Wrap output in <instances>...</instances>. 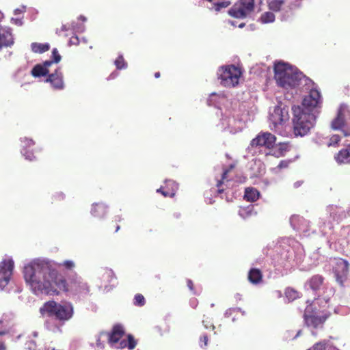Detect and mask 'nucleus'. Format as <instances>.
<instances>
[{"mask_svg": "<svg viewBox=\"0 0 350 350\" xmlns=\"http://www.w3.org/2000/svg\"><path fill=\"white\" fill-rule=\"evenodd\" d=\"M12 21L17 25L21 26L23 25V22L21 19L19 18H12Z\"/></svg>", "mask_w": 350, "mask_h": 350, "instance_id": "nucleus-50", "label": "nucleus"}, {"mask_svg": "<svg viewBox=\"0 0 350 350\" xmlns=\"http://www.w3.org/2000/svg\"><path fill=\"white\" fill-rule=\"evenodd\" d=\"M288 163H289L288 161H285V160L281 161L280 162V163L278 164V167L280 169L286 168L288 167Z\"/></svg>", "mask_w": 350, "mask_h": 350, "instance_id": "nucleus-46", "label": "nucleus"}, {"mask_svg": "<svg viewBox=\"0 0 350 350\" xmlns=\"http://www.w3.org/2000/svg\"><path fill=\"white\" fill-rule=\"evenodd\" d=\"M327 212L329 214V220L327 222L325 221L324 218L321 219L322 224L320 225V229L324 234H327V230H330L334 228V221L338 222L341 219L342 211L340 208L336 206L331 205L327 206Z\"/></svg>", "mask_w": 350, "mask_h": 350, "instance_id": "nucleus-12", "label": "nucleus"}, {"mask_svg": "<svg viewBox=\"0 0 350 350\" xmlns=\"http://www.w3.org/2000/svg\"><path fill=\"white\" fill-rule=\"evenodd\" d=\"M165 187L169 189V191H163V187H161L157 190V192L161 193L165 197H173L178 189V184L172 180H165Z\"/></svg>", "mask_w": 350, "mask_h": 350, "instance_id": "nucleus-21", "label": "nucleus"}, {"mask_svg": "<svg viewBox=\"0 0 350 350\" xmlns=\"http://www.w3.org/2000/svg\"><path fill=\"white\" fill-rule=\"evenodd\" d=\"M340 140V137L338 135H334L332 136V137L329 139V142L328 143V146H336L338 144V142Z\"/></svg>", "mask_w": 350, "mask_h": 350, "instance_id": "nucleus-42", "label": "nucleus"}, {"mask_svg": "<svg viewBox=\"0 0 350 350\" xmlns=\"http://www.w3.org/2000/svg\"><path fill=\"white\" fill-rule=\"evenodd\" d=\"M61 322L55 319L51 314H49V318L46 320L44 325L47 329L55 332L60 331V326L62 325Z\"/></svg>", "mask_w": 350, "mask_h": 350, "instance_id": "nucleus-23", "label": "nucleus"}, {"mask_svg": "<svg viewBox=\"0 0 350 350\" xmlns=\"http://www.w3.org/2000/svg\"><path fill=\"white\" fill-rule=\"evenodd\" d=\"M261 271L258 269H251L248 274V280L252 284H258L262 280Z\"/></svg>", "mask_w": 350, "mask_h": 350, "instance_id": "nucleus-30", "label": "nucleus"}, {"mask_svg": "<svg viewBox=\"0 0 350 350\" xmlns=\"http://www.w3.org/2000/svg\"><path fill=\"white\" fill-rule=\"evenodd\" d=\"M235 310H237V311H239L240 312H241L243 314H245V312L244 311H242V310L240 308H234Z\"/></svg>", "mask_w": 350, "mask_h": 350, "instance_id": "nucleus-61", "label": "nucleus"}, {"mask_svg": "<svg viewBox=\"0 0 350 350\" xmlns=\"http://www.w3.org/2000/svg\"><path fill=\"white\" fill-rule=\"evenodd\" d=\"M72 29L76 33H82L85 31V27L83 23L72 22L71 23Z\"/></svg>", "mask_w": 350, "mask_h": 350, "instance_id": "nucleus-38", "label": "nucleus"}, {"mask_svg": "<svg viewBox=\"0 0 350 350\" xmlns=\"http://www.w3.org/2000/svg\"><path fill=\"white\" fill-rule=\"evenodd\" d=\"M308 284L314 295V304L318 305L320 309L326 308L334 291L324 283V278L320 275H313Z\"/></svg>", "mask_w": 350, "mask_h": 350, "instance_id": "nucleus-4", "label": "nucleus"}, {"mask_svg": "<svg viewBox=\"0 0 350 350\" xmlns=\"http://www.w3.org/2000/svg\"><path fill=\"white\" fill-rule=\"evenodd\" d=\"M55 62H53V59L51 60H46L43 62V64H41L42 66H44L46 69H49V67L51 66Z\"/></svg>", "mask_w": 350, "mask_h": 350, "instance_id": "nucleus-48", "label": "nucleus"}, {"mask_svg": "<svg viewBox=\"0 0 350 350\" xmlns=\"http://www.w3.org/2000/svg\"><path fill=\"white\" fill-rule=\"evenodd\" d=\"M145 304V298L142 294H137L134 297V305L142 306Z\"/></svg>", "mask_w": 350, "mask_h": 350, "instance_id": "nucleus-41", "label": "nucleus"}, {"mask_svg": "<svg viewBox=\"0 0 350 350\" xmlns=\"http://www.w3.org/2000/svg\"><path fill=\"white\" fill-rule=\"evenodd\" d=\"M302 184V182L301 181H297L294 183V187L295 188H298L299 187L301 186V185Z\"/></svg>", "mask_w": 350, "mask_h": 350, "instance_id": "nucleus-57", "label": "nucleus"}, {"mask_svg": "<svg viewBox=\"0 0 350 350\" xmlns=\"http://www.w3.org/2000/svg\"><path fill=\"white\" fill-rule=\"evenodd\" d=\"M190 304H191V306L193 307V308H196V305H197V299H193L190 301Z\"/></svg>", "mask_w": 350, "mask_h": 350, "instance_id": "nucleus-55", "label": "nucleus"}, {"mask_svg": "<svg viewBox=\"0 0 350 350\" xmlns=\"http://www.w3.org/2000/svg\"><path fill=\"white\" fill-rule=\"evenodd\" d=\"M72 29V27H71V24H70V25H63L62 26L61 29H59H59H57V31H56V33H57V34L60 35V33H61V32H62V31H67V30H68V29Z\"/></svg>", "mask_w": 350, "mask_h": 350, "instance_id": "nucleus-45", "label": "nucleus"}, {"mask_svg": "<svg viewBox=\"0 0 350 350\" xmlns=\"http://www.w3.org/2000/svg\"><path fill=\"white\" fill-rule=\"evenodd\" d=\"M288 144L286 143H280L278 146L273 147L271 150H269L266 154H271L275 157H283L285 153L288 151Z\"/></svg>", "mask_w": 350, "mask_h": 350, "instance_id": "nucleus-25", "label": "nucleus"}, {"mask_svg": "<svg viewBox=\"0 0 350 350\" xmlns=\"http://www.w3.org/2000/svg\"><path fill=\"white\" fill-rule=\"evenodd\" d=\"M118 75V72H112L109 77V79H113L114 78H116Z\"/></svg>", "mask_w": 350, "mask_h": 350, "instance_id": "nucleus-56", "label": "nucleus"}, {"mask_svg": "<svg viewBox=\"0 0 350 350\" xmlns=\"http://www.w3.org/2000/svg\"><path fill=\"white\" fill-rule=\"evenodd\" d=\"M276 137L274 135L269 132H260L255 138H254L247 147V152L254 155L258 151H260V148H265L271 150L274 147Z\"/></svg>", "mask_w": 350, "mask_h": 350, "instance_id": "nucleus-6", "label": "nucleus"}, {"mask_svg": "<svg viewBox=\"0 0 350 350\" xmlns=\"http://www.w3.org/2000/svg\"><path fill=\"white\" fill-rule=\"evenodd\" d=\"M21 154L25 157V159L28 161H33L35 159L33 153L29 152L27 148L34 145V142L31 139L27 137L21 138Z\"/></svg>", "mask_w": 350, "mask_h": 350, "instance_id": "nucleus-20", "label": "nucleus"}, {"mask_svg": "<svg viewBox=\"0 0 350 350\" xmlns=\"http://www.w3.org/2000/svg\"><path fill=\"white\" fill-rule=\"evenodd\" d=\"M187 286L191 291H193V284L191 280H187Z\"/></svg>", "mask_w": 350, "mask_h": 350, "instance_id": "nucleus-52", "label": "nucleus"}, {"mask_svg": "<svg viewBox=\"0 0 350 350\" xmlns=\"http://www.w3.org/2000/svg\"><path fill=\"white\" fill-rule=\"evenodd\" d=\"M302 0H267L269 10L273 12H280L283 19L289 16L292 12L299 8Z\"/></svg>", "mask_w": 350, "mask_h": 350, "instance_id": "nucleus-7", "label": "nucleus"}, {"mask_svg": "<svg viewBox=\"0 0 350 350\" xmlns=\"http://www.w3.org/2000/svg\"><path fill=\"white\" fill-rule=\"evenodd\" d=\"M244 26H245V23H240V24L238 25V27H239V28H243Z\"/></svg>", "mask_w": 350, "mask_h": 350, "instance_id": "nucleus-64", "label": "nucleus"}, {"mask_svg": "<svg viewBox=\"0 0 350 350\" xmlns=\"http://www.w3.org/2000/svg\"><path fill=\"white\" fill-rule=\"evenodd\" d=\"M233 166L232 165H230V167H229V169H226V170H224V172H223V174H222V176H221V180H218L217 183V187L218 188V193H222L224 189H220V187L221 186V185L223 184L224 181L225 180H226L227 177V174L228 173V172L230 171V170L231 168H232Z\"/></svg>", "mask_w": 350, "mask_h": 350, "instance_id": "nucleus-36", "label": "nucleus"}, {"mask_svg": "<svg viewBox=\"0 0 350 350\" xmlns=\"http://www.w3.org/2000/svg\"><path fill=\"white\" fill-rule=\"evenodd\" d=\"M254 0H239L228 10V14L237 18H244L254 10Z\"/></svg>", "mask_w": 350, "mask_h": 350, "instance_id": "nucleus-11", "label": "nucleus"}, {"mask_svg": "<svg viewBox=\"0 0 350 350\" xmlns=\"http://www.w3.org/2000/svg\"><path fill=\"white\" fill-rule=\"evenodd\" d=\"M26 345L28 346V348H29L30 349H33L36 347V344L33 341H29L28 342Z\"/></svg>", "mask_w": 350, "mask_h": 350, "instance_id": "nucleus-51", "label": "nucleus"}, {"mask_svg": "<svg viewBox=\"0 0 350 350\" xmlns=\"http://www.w3.org/2000/svg\"><path fill=\"white\" fill-rule=\"evenodd\" d=\"M114 63L118 69H123L126 68V63L124 62L122 55H119Z\"/></svg>", "mask_w": 350, "mask_h": 350, "instance_id": "nucleus-39", "label": "nucleus"}, {"mask_svg": "<svg viewBox=\"0 0 350 350\" xmlns=\"http://www.w3.org/2000/svg\"><path fill=\"white\" fill-rule=\"evenodd\" d=\"M256 214V212L254 211L253 205H249L246 207H241L239 210V215L243 219H247V217Z\"/></svg>", "mask_w": 350, "mask_h": 350, "instance_id": "nucleus-32", "label": "nucleus"}, {"mask_svg": "<svg viewBox=\"0 0 350 350\" xmlns=\"http://www.w3.org/2000/svg\"><path fill=\"white\" fill-rule=\"evenodd\" d=\"M22 12H23L22 10L17 8V9L14 10V14H18L21 13Z\"/></svg>", "mask_w": 350, "mask_h": 350, "instance_id": "nucleus-58", "label": "nucleus"}, {"mask_svg": "<svg viewBox=\"0 0 350 350\" xmlns=\"http://www.w3.org/2000/svg\"><path fill=\"white\" fill-rule=\"evenodd\" d=\"M221 124L224 130H228L230 133L236 132V129H234L236 120L234 117H229L228 116H224L221 119Z\"/></svg>", "mask_w": 350, "mask_h": 350, "instance_id": "nucleus-26", "label": "nucleus"}, {"mask_svg": "<svg viewBox=\"0 0 350 350\" xmlns=\"http://www.w3.org/2000/svg\"><path fill=\"white\" fill-rule=\"evenodd\" d=\"M79 40L77 36H73L70 40V45H77L79 44Z\"/></svg>", "mask_w": 350, "mask_h": 350, "instance_id": "nucleus-47", "label": "nucleus"}, {"mask_svg": "<svg viewBox=\"0 0 350 350\" xmlns=\"http://www.w3.org/2000/svg\"><path fill=\"white\" fill-rule=\"evenodd\" d=\"M115 279L114 273L111 269H103V274L102 275V280L104 282H111Z\"/></svg>", "mask_w": 350, "mask_h": 350, "instance_id": "nucleus-33", "label": "nucleus"}, {"mask_svg": "<svg viewBox=\"0 0 350 350\" xmlns=\"http://www.w3.org/2000/svg\"><path fill=\"white\" fill-rule=\"evenodd\" d=\"M154 77H155L156 78H159V77H160V72H155V74H154Z\"/></svg>", "mask_w": 350, "mask_h": 350, "instance_id": "nucleus-63", "label": "nucleus"}, {"mask_svg": "<svg viewBox=\"0 0 350 350\" xmlns=\"http://www.w3.org/2000/svg\"><path fill=\"white\" fill-rule=\"evenodd\" d=\"M14 269V261L12 258L4 259L0 262V290H5L8 284Z\"/></svg>", "mask_w": 350, "mask_h": 350, "instance_id": "nucleus-14", "label": "nucleus"}, {"mask_svg": "<svg viewBox=\"0 0 350 350\" xmlns=\"http://www.w3.org/2000/svg\"><path fill=\"white\" fill-rule=\"evenodd\" d=\"M5 347L3 344H0V350H5Z\"/></svg>", "mask_w": 350, "mask_h": 350, "instance_id": "nucleus-62", "label": "nucleus"}, {"mask_svg": "<svg viewBox=\"0 0 350 350\" xmlns=\"http://www.w3.org/2000/svg\"><path fill=\"white\" fill-rule=\"evenodd\" d=\"M14 44L11 29L0 27V49L3 46H10Z\"/></svg>", "mask_w": 350, "mask_h": 350, "instance_id": "nucleus-19", "label": "nucleus"}, {"mask_svg": "<svg viewBox=\"0 0 350 350\" xmlns=\"http://www.w3.org/2000/svg\"><path fill=\"white\" fill-rule=\"evenodd\" d=\"M350 124V109L345 104H342L338 111L337 116L332 121L331 127L334 130L342 129L345 136L350 135L343 128Z\"/></svg>", "mask_w": 350, "mask_h": 350, "instance_id": "nucleus-10", "label": "nucleus"}, {"mask_svg": "<svg viewBox=\"0 0 350 350\" xmlns=\"http://www.w3.org/2000/svg\"><path fill=\"white\" fill-rule=\"evenodd\" d=\"M317 312L312 311L311 306H307L304 312V321L308 327L318 328L321 327L325 322L329 314H324L323 316H318Z\"/></svg>", "mask_w": 350, "mask_h": 350, "instance_id": "nucleus-16", "label": "nucleus"}, {"mask_svg": "<svg viewBox=\"0 0 350 350\" xmlns=\"http://www.w3.org/2000/svg\"><path fill=\"white\" fill-rule=\"evenodd\" d=\"M62 266H64L67 269H72L75 267V262L72 260H65L62 264Z\"/></svg>", "mask_w": 350, "mask_h": 350, "instance_id": "nucleus-44", "label": "nucleus"}, {"mask_svg": "<svg viewBox=\"0 0 350 350\" xmlns=\"http://www.w3.org/2000/svg\"><path fill=\"white\" fill-rule=\"evenodd\" d=\"M275 20V15L272 12H265L261 16V21L263 23H271Z\"/></svg>", "mask_w": 350, "mask_h": 350, "instance_id": "nucleus-37", "label": "nucleus"}, {"mask_svg": "<svg viewBox=\"0 0 350 350\" xmlns=\"http://www.w3.org/2000/svg\"><path fill=\"white\" fill-rule=\"evenodd\" d=\"M78 20H81L83 22H85V21H86V18L84 16L81 15L78 18Z\"/></svg>", "mask_w": 350, "mask_h": 350, "instance_id": "nucleus-59", "label": "nucleus"}, {"mask_svg": "<svg viewBox=\"0 0 350 350\" xmlns=\"http://www.w3.org/2000/svg\"><path fill=\"white\" fill-rule=\"evenodd\" d=\"M52 59L55 63H58L61 60V55L59 54L57 49H53L52 51Z\"/></svg>", "mask_w": 350, "mask_h": 350, "instance_id": "nucleus-43", "label": "nucleus"}, {"mask_svg": "<svg viewBox=\"0 0 350 350\" xmlns=\"http://www.w3.org/2000/svg\"><path fill=\"white\" fill-rule=\"evenodd\" d=\"M260 192L255 188L247 187L245 190L244 198L247 201L255 202L259 198Z\"/></svg>", "mask_w": 350, "mask_h": 350, "instance_id": "nucleus-28", "label": "nucleus"}, {"mask_svg": "<svg viewBox=\"0 0 350 350\" xmlns=\"http://www.w3.org/2000/svg\"><path fill=\"white\" fill-rule=\"evenodd\" d=\"M122 345L127 346L129 349H133L136 346V342L133 337L131 335L129 336L127 342H122Z\"/></svg>", "mask_w": 350, "mask_h": 350, "instance_id": "nucleus-40", "label": "nucleus"}, {"mask_svg": "<svg viewBox=\"0 0 350 350\" xmlns=\"http://www.w3.org/2000/svg\"><path fill=\"white\" fill-rule=\"evenodd\" d=\"M200 340L204 342V346H206L207 345V342H208V336L206 335L203 336L200 338Z\"/></svg>", "mask_w": 350, "mask_h": 350, "instance_id": "nucleus-54", "label": "nucleus"}, {"mask_svg": "<svg viewBox=\"0 0 350 350\" xmlns=\"http://www.w3.org/2000/svg\"><path fill=\"white\" fill-rule=\"evenodd\" d=\"M321 100V94L315 88L310 90L309 94L303 99L301 106H293V122L296 135L304 136L314 126L317 116V107Z\"/></svg>", "mask_w": 350, "mask_h": 350, "instance_id": "nucleus-2", "label": "nucleus"}, {"mask_svg": "<svg viewBox=\"0 0 350 350\" xmlns=\"http://www.w3.org/2000/svg\"><path fill=\"white\" fill-rule=\"evenodd\" d=\"M255 163H256V164H258V166H259V169H260L259 172H261V170H264L263 164L262 163V162H261L260 160H258V161H255Z\"/></svg>", "mask_w": 350, "mask_h": 350, "instance_id": "nucleus-53", "label": "nucleus"}, {"mask_svg": "<svg viewBox=\"0 0 350 350\" xmlns=\"http://www.w3.org/2000/svg\"><path fill=\"white\" fill-rule=\"evenodd\" d=\"M24 278L31 292L37 295H58L68 291L75 295H86L89 286L81 277H75L70 284L58 273L55 265L48 259L36 258L25 265Z\"/></svg>", "mask_w": 350, "mask_h": 350, "instance_id": "nucleus-1", "label": "nucleus"}, {"mask_svg": "<svg viewBox=\"0 0 350 350\" xmlns=\"http://www.w3.org/2000/svg\"><path fill=\"white\" fill-rule=\"evenodd\" d=\"M49 69H46L41 64H36L31 71V74L34 77H44L49 75Z\"/></svg>", "mask_w": 350, "mask_h": 350, "instance_id": "nucleus-29", "label": "nucleus"}, {"mask_svg": "<svg viewBox=\"0 0 350 350\" xmlns=\"http://www.w3.org/2000/svg\"><path fill=\"white\" fill-rule=\"evenodd\" d=\"M124 334L123 328L121 325H116L113 327L111 332H101L98 336L96 340V345L98 347H104V340L102 338L106 339L109 343L113 345L117 343L121 338Z\"/></svg>", "mask_w": 350, "mask_h": 350, "instance_id": "nucleus-13", "label": "nucleus"}, {"mask_svg": "<svg viewBox=\"0 0 350 350\" xmlns=\"http://www.w3.org/2000/svg\"><path fill=\"white\" fill-rule=\"evenodd\" d=\"M31 51L36 53H42L49 50L50 45L48 43L33 42L31 44Z\"/></svg>", "mask_w": 350, "mask_h": 350, "instance_id": "nucleus-31", "label": "nucleus"}, {"mask_svg": "<svg viewBox=\"0 0 350 350\" xmlns=\"http://www.w3.org/2000/svg\"><path fill=\"white\" fill-rule=\"evenodd\" d=\"M226 97L223 94L212 93L207 99V104L209 106H215L220 108V105L224 103Z\"/></svg>", "mask_w": 350, "mask_h": 350, "instance_id": "nucleus-24", "label": "nucleus"}, {"mask_svg": "<svg viewBox=\"0 0 350 350\" xmlns=\"http://www.w3.org/2000/svg\"><path fill=\"white\" fill-rule=\"evenodd\" d=\"M231 4L230 1H224L221 2H217L213 4V9L215 12H218L223 8H228Z\"/></svg>", "mask_w": 350, "mask_h": 350, "instance_id": "nucleus-35", "label": "nucleus"}, {"mask_svg": "<svg viewBox=\"0 0 350 350\" xmlns=\"http://www.w3.org/2000/svg\"><path fill=\"white\" fill-rule=\"evenodd\" d=\"M234 311H235V309L234 308L228 309L224 314L225 317H229L230 316H231L232 312Z\"/></svg>", "mask_w": 350, "mask_h": 350, "instance_id": "nucleus-49", "label": "nucleus"}, {"mask_svg": "<svg viewBox=\"0 0 350 350\" xmlns=\"http://www.w3.org/2000/svg\"><path fill=\"white\" fill-rule=\"evenodd\" d=\"M289 106L286 102L279 101L270 113L269 120L275 131L280 130V126L289 120Z\"/></svg>", "mask_w": 350, "mask_h": 350, "instance_id": "nucleus-9", "label": "nucleus"}, {"mask_svg": "<svg viewBox=\"0 0 350 350\" xmlns=\"http://www.w3.org/2000/svg\"><path fill=\"white\" fill-rule=\"evenodd\" d=\"M333 271L336 281L340 284V285L343 286L349 273L348 262L342 258L334 259Z\"/></svg>", "mask_w": 350, "mask_h": 350, "instance_id": "nucleus-15", "label": "nucleus"}, {"mask_svg": "<svg viewBox=\"0 0 350 350\" xmlns=\"http://www.w3.org/2000/svg\"><path fill=\"white\" fill-rule=\"evenodd\" d=\"M335 159L338 163H350V145L342 148L335 156Z\"/></svg>", "mask_w": 350, "mask_h": 350, "instance_id": "nucleus-22", "label": "nucleus"}, {"mask_svg": "<svg viewBox=\"0 0 350 350\" xmlns=\"http://www.w3.org/2000/svg\"><path fill=\"white\" fill-rule=\"evenodd\" d=\"M285 295L288 300L291 301L299 297V293L293 288H287L285 291Z\"/></svg>", "mask_w": 350, "mask_h": 350, "instance_id": "nucleus-34", "label": "nucleus"}, {"mask_svg": "<svg viewBox=\"0 0 350 350\" xmlns=\"http://www.w3.org/2000/svg\"><path fill=\"white\" fill-rule=\"evenodd\" d=\"M274 78L277 84L285 89L295 88L301 85H313L312 80L306 77L297 68L279 62L274 64Z\"/></svg>", "mask_w": 350, "mask_h": 350, "instance_id": "nucleus-3", "label": "nucleus"}, {"mask_svg": "<svg viewBox=\"0 0 350 350\" xmlns=\"http://www.w3.org/2000/svg\"><path fill=\"white\" fill-rule=\"evenodd\" d=\"M241 74L240 70L234 65L221 66L217 71L220 83L226 87H234L237 85Z\"/></svg>", "mask_w": 350, "mask_h": 350, "instance_id": "nucleus-8", "label": "nucleus"}, {"mask_svg": "<svg viewBox=\"0 0 350 350\" xmlns=\"http://www.w3.org/2000/svg\"><path fill=\"white\" fill-rule=\"evenodd\" d=\"M107 206L102 203H96L92 204L91 213L94 217H103L107 213Z\"/></svg>", "mask_w": 350, "mask_h": 350, "instance_id": "nucleus-27", "label": "nucleus"}, {"mask_svg": "<svg viewBox=\"0 0 350 350\" xmlns=\"http://www.w3.org/2000/svg\"><path fill=\"white\" fill-rule=\"evenodd\" d=\"M228 23H229L231 25H232V26H236V25H236L235 21H228Z\"/></svg>", "mask_w": 350, "mask_h": 350, "instance_id": "nucleus-60", "label": "nucleus"}, {"mask_svg": "<svg viewBox=\"0 0 350 350\" xmlns=\"http://www.w3.org/2000/svg\"><path fill=\"white\" fill-rule=\"evenodd\" d=\"M45 82L50 83L52 88L55 90H62L64 88V76L59 68L56 69L54 72L49 74Z\"/></svg>", "mask_w": 350, "mask_h": 350, "instance_id": "nucleus-18", "label": "nucleus"}, {"mask_svg": "<svg viewBox=\"0 0 350 350\" xmlns=\"http://www.w3.org/2000/svg\"><path fill=\"white\" fill-rule=\"evenodd\" d=\"M42 310L47 312L48 314H51L55 317V319L62 322L70 319L73 314V307L70 303L59 304L53 301H48L43 308H40V311Z\"/></svg>", "mask_w": 350, "mask_h": 350, "instance_id": "nucleus-5", "label": "nucleus"}, {"mask_svg": "<svg viewBox=\"0 0 350 350\" xmlns=\"http://www.w3.org/2000/svg\"><path fill=\"white\" fill-rule=\"evenodd\" d=\"M290 224L292 228L304 235H307L309 232L310 222L299 215H293L290 218Z\"/></svg>", "mask_w": 350, "mask_h": 350, "instance_id": "nucleus-17", "label": "nucleus"}]
</instances>
